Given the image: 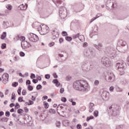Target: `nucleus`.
I'll use <instances>...</instances> for the list:
<instances>
[{"label": "nucleus", "mask_w": 129, "mask_h": 129, "mask_svg": "<svg viewBox=\"0 0 129 129\" xmlns=\"http://www.w3.org/2000/svg\"><path fill=\"white\" fill-rule=\"evenodd\" d=\"M46 99H48V96H44L42 97V100H46Z\"/></svg>", "instance_id": "45"}, {"label": "nucleus", "mask_w": 129, "mask_h": 129, "mask_svg": "<svg viewBox=\"0 0 129 129\" xmlns=\"http://www.w3.org/2000/svg\"><path fill=\"white\" fill-rule=\"evenodd\" d=\"M65 39L67 41H68L69 42H71V41H72V37H71L67 36L66 37Z\"/></svg>", "instance_id": "19"}, {"label": "nucleus", "mask_w": 129, "mask_h": 129, "mask_svg": "<svg viewBox=\"0 0 129 129\" xmlns=\"http://www.w3.org/2000/svg\"><path fill=\"white\" fill-rule=\"evenodd\" d=\"M12 85L13 87H17V86H18V85H19V83H18V82H14V83H12Z\"/></svg>", "instance_id": "27"}, {"label": "nucleus", "mask_w": 129, "mask_h": 129, "mask_svg": "<svg viewBox=\"0 0 129 129\" xmlns=\"http://www.w3.org/2000/svg\"><path fill=\"white\" fill-rule=\"evenodd\" d=\"M28 90L29 91H32V90H33L34 89V88L33 87V86H31V85H29L27 87Z\"/></svg>", "instance_id": "24"}, {"label": "nucleus", "mask_w": 129, "mask_h": 129, "mask_svg": "<svg viewBox=\"0 0 129 129\" xmlns=\"http://www.w3.org/2000/svg\"><path fill=\"white\" fill-rule=\"evenodd\" d=\"M19 56H16L14 57V60L15 61H18L19 60Z\"/></svg>", "instance_id": "47"}, {"label": "nucleus", "mask_w": 129, "mask_h": 129, "mask_svg": "<svg viewBox=\"0 0 129 129\" xmlns=\"http://www.w3.org/2000/svg\"><path fill=\"white\" fill-rule=\"evenodd\" d=\"M49 32H50V28L46 25V24H41L40 30L41 35H46Z\"/></svg>", "instance_id": "2"}, {"label": "nucleus", "mask_w": 129, "mask_h": 129, "mask_svg": "<svg viewBox=\"0 0 129 129\" xmlns=\"http://www.w3.org/2000/svg\"><path fill=\"white\" fill-rule=\"evenodd\" d=\"M3 80V83L4 84H7L9 81V74L5 73L3 75L2 77Z\"/></svg>", "instance_id": "4"}, {"label": "nucleus", "mask_w": 129, "mask_h": 129, "mask_svg": "<svg viewBox=\"0 0 129 129\" xmlns=\"http://www.w3.org/2000/svg\"><path fill=\"white\" fill-rule=\"evenodd\" d=\"M52 82L55 84L56 86H57V87H59V86H60V83L59 82H58L57 80H53Z\"/></svg>", "instance_id": "12"}, {"label": "nucleus", "mask_w": 129, "mask_h": 129, "mask_svg": "<svg viewBox=\"0 0 129 129\" xmlns=\"http://www.w3.org/2000/svg\"><path fill=\"white\" fill-rule=\"evenodd\" d=\"M61 101H62V102H66V101H67V99L65 97H62L61 98Z\"/></svg>", "instance_id": "39"}, {"label": "nucleus", "mask_w": 129, "mask_h": 129, "mask_svg": "<svg viewBox=\"0 0 129 129\" xmlns=\"http://www.w3.org/2000/svg\"><path fill=\"white\" fill-rule=\"evenodd\" d=\"M26 85H28V84H29V85H30V84H31V81L30 80H27L26 81Z\"/></svg>", "instance_id": "49"}, {"label": "nucleus", "mask_w": 129, "mask_h": 129, "mask_svg": "<svg viewBox=\"0 0 129 129\" xmlns=\"http://www.w3.org/2000/svg\"><path fill=\"white\" fill-rule=\"evenodd\" d=\"M95 85H98L99 84V82L98 80H96L94 82Z\"/></svg>", "instance_id": "48"}, {"label": "nucleus", "mask_w": 129, "mask_h": 129, "mask_svg": "<svg viewBox=\"0 0 129 129\" xmlns=\"http://www.w3.org/2000/svg\"><path fill=\"white\" fill-rule=\"evenodd\" d=\"M25 104H26V105H32L33 104H34V101H31V100H29V102H25Z\"/></svg>", "instance_id": "14"}, {"label": "nucleus", "mask_w": 129, "mask_h": 129, "mask_svg": "<svg viewBox=\"0 0 129 129\" xmlns=\"http://www.w3.org/2000/svg\"><path fill=\"white\" fill-rule=\"evenodd\" d=\"M36 77L38 80H39V81L42 80V78L40 76H37Z\"/></svg>", "instance_id": "51"}, {"label": "nucleus", "mask_w": 129, "mask_h": 129, "mask_svg": "<svg viewBox=\"0 0 129 129\" xmlns=\"http://www.w3.org/2000/svg\"><path fill=\"white\" fill-rule=\"evenodd\" d=\"M53 76L54 78H57V77H58V76H57V74H53Z\"/></svg>", "instance_id": "63"}, {"label": "nucleus", "mask_w": 129, "mask_h": 129, "mask_svg": "<svg viewBox=\"0 0 129 129\" xmlns=\"http://www.w3.org/2000/svg\"><path fill=\"white\" fill-rule=\"evenodd\" d=\"M60 124H61V123H60V122H57L56 123V125L57 127H60Z\"/></svg>", "instance_id": "43"}, {"label": "nucleus", "mask_w": 129, "mask_h": 129, "mask_svg": "<svg viewBox=\"0 0 129 129\" xmlns=\"http://www.w3.org/2000/svg\"><path fill=\"white\" fill-rule=\"evenodd\" d=\"M0 121H8L9 120V118H7V117H4L1 119H0Z\"/></svg>", "instance_id": "17"}, {"label": "nucleus", "mask_w": 129, "mask_h": 129, "mask_svg": "<svg viewBox=\"0 0 129 129\" xmlns=\"http://www.w3.org/2000/svg\"><path fill=\"white\" fill-rule=\"evenodd\" d=\"M6 8L8 10H9V11H11L12 10V9H13V7L12 6V5H8L6 6Z\"/></svg>", "instance_id": "23"}, {"label": "nucleus", "mask_w": 129, "mask_h": 129, "mask_svg": "<svg viewBox=\"0 0 129 129\" xmlns=\"http://www.w3.org/2000/svg\"><path fill=\"white\" fill-rule=\"evenodd\" d=\"M1 48L2 49H6L7 48V44L6 43H3Z\"/></svg>", "instance_id": "30"}, {"label": "nucleus", "mask_w": 129, "mask_h": 129, "mask_svg": "<svg viewBox=\"0 0 129 129\" xmlns=\"http://www.w3.org/2000/svg\"><path fill=\"white\" fill-rule=\"evenodd\" d=\"M118 70L119 71V75H124V73H125V68L124 69H120Z\"/></svg>", "instance_id": "10"}, {"label": "nucleus", "mask_w": 129, "mask_h": 129, "mask_svg": "<svg viewBox=\"0 0 129 129\" xmlns=\"http://www.w3.org/2000/svg\"><path fill=\"white\" fill-rule=\"evenodd\" d=\"M32 82L34 84L38 83V80L33 79Z\"/></svg>", "instance_id": "46"}, {"label": "nucleus", "mask_w": 129, "mask_h": 129, "mask_svg": "<svg viewBox=\"0 0 129 129\" xmlns=\"http://www.w3.org/2000/svg\"><path fill=\"white\" fill-rule=\"evenodd\" d=\"M6 37H7V32H4L1 35V39L5 40Z\"/></svg>", "instance_id": "15"}, {"label": "nucleus", "mask_w": 129, "mask_h": 129, "mask_svg": "<svg viewBox=\"0 0 129 129\" xmlns=\"http://www.w3.org/2000/svg\"><path fill=\"white\" fill-rule=\"evenodd\" d=\"M30 78L31 79H33V78H36V76H35V74H31V76H30Z\"/></svg>", "instance_id": "37"}, {"label": "nucleus", "mask_w": 129, "mask_h": 129, "mask_svg": "<svg viewBox=\"0 0 129 129\" xmlns=\"http://www.w3.org/2000/svg\"><path fill=\"white\" fill-rule=\"evenodd\" d=\"M49 112H50V113H56V111H55L54 109H50L49 110Z\"/></svg>", "instance_id": "25"}, {"label": "nucleus", "mask_w": 129, "mask_h": 129, "mask_svg": "<svg viewBox=\"0 0 129 129\" xmlns=\"http://www.w3.org/2000/svg\"><path fill=\"white\" fill-rule=\"evenodd\" d=\"M22 93V95H26L27 94V91L26 90H23Z\"/></svg>", "instance_id": "36"}, {"label": "nucleus", "mask_w": 129, "mask_h": 129, "mask_svg": "<svg viewBox=\"0 0 129 129\" xmlns=\"http://www.w3.org/2000/svg\"><path fill=\"white\" fill-rule=\"evenodd\" d=\"M16 108H20V105L19 103H16V106H15Z\"/></svg>", "instance_id": "54"}, {"label": "nucleus", "mask_w": 129, "mask_h": 129, "mask_svg": "<svg viewBox=\"0 0 129 129\" xmlns=\"http://www.w3.org/2000/svg\"><path fill=\"white\" fill-rule=\"evenodd\" d=\"M5 71V69L0 68V73H3Z\"/></svg>", "instance_id": "58"}, {"label": "nucleus", "mask_w": 129, "mask_h": 129, "mask_svg": "<svg viewBox=\"0 0 129 129\" xmlns=\"http://www.w3.org/2000/svg\"><path fill=\"white\" fill-rule=\"evenodd\" d=\"M24 110L26 112H29V109L27 107L24 108Z\"/></svg>", "instance_id": "52"}, {"label": "nucleus", "mask_w": 129, "mask_h": 129, "mask_svg": "<svg viewBox=\"0 0 129 129\" xmlns=\"http://www.w3.org/2000/svg\"><path fill=\"white\" fill-rule=\"evenodd\" d=\"M18 113H23L24 112V110L22 109H19L17 110Z\"/></svg>", "instance_id": "33"}, {"label": "nucleus", "mask_w": 129, "mask_h": 129, "mask_svg": "<svg viewBox=\"0 0 129 129\" xmlns=\"http://www.w3.org/2000/svg\"><path fill=\"white\" fill-rule=\"evenodd\" d=\"M42 88V86L41 85H38L36 87V89L39 90V89H41Z\"/></svg>", "instance_id": "38"}, {"label": "nucleus", "mask_w": 129, "mask_h": 129, "mask_svg": "<svg viewBox=\"0 0 129 129\" xmlns=\"http://www.w3.org/2000/svg\"><path fill=\"white\" fill-rule=\"evenodd\" d=\"M11 99H12V100H16V94H15V93H12Z\"/></svg>", "instance_id": "18"}, {"label": "nucleus", "mask_w": 129, "mask_h": 129, "mask_svg": "<svg viewBox=\"0 0 129 129\" xmlns=\"http://www.w3.org/2000/svg\"><path fill=\"white\" fill-rule=\"evenodd\" d=\"M63 92H64V88H61L60 90V93H63Z\"/></svg>", "instance_id": "59"}, {"label": "nucleus", "mask_w": 129, "mask_h": 129, "mask_svg": "<svg viewBox=\"0 0 129 129\" xmlns=\"http://www.w3.org/2000/svg\"><path fill=\"white\" fill-rule=\"evenodd\" d=\"M114 90V87L113 86H111L109 88V90L110 91H111V92H112V91H113V90Z\"/></svg>", "instance_id": "40"}, {"label": "nucleus", "mask_w": 129, "mask_h": 129, "mask_svg": "<svg viewBox=\"0 0 129 129\" xmlns=\"http://www.w3.org/2000/svg\"><path fill=\"white\" fill-rule=\"evenodd\" d=\"M61 35L63 36V37H67V36H68V33H67V32L66 31H62Z\"/></svg>", "instance_id": "20"}, {"label": "nucleus", "mask_w": 129, "mask_h": 129, "mask_svg": "<svg viewBox=\"0 0 129 129\" xmlns=\"http://www.w3.org/2000/svg\"><path fill=\"white\" fill-rule=\"evenodd\" d=\"M88 44L87 43V42H84L83 44V47H87Z\"/></svg>", "instance_id": "56"}, {"label": "nucleus", "mask_w": 129, "mask_h": 129, "mask_svg": "<svg viewBox=\"0 0 129 129\" xmlns=\"http://www.w3.org/2000/svg\"><path fill=\"white\" fill-rule=\"evenodd\" d=\"M0 96L3 98L4 97V93H3V92H0Z\"/></svg>", "instance_id": "62"}, {"label": "nucleus", "mask_w": 129, "mask_h": 129, "mask_svg": "<svg viewBox=\"0 0 129 129\" xmlns=\"http://www.w3.org/2000/svg\"><path fill=\"white\" fill-rule=\"evenodd\" d=\"M54 45H55V42L52 41L50 43H49L48 44V46L49 47H53V46H54Z\"/></svg>", "instance_id": "29"}, {"label": "nucleus", "mask_w": 129, "mask_h": 129, "mask_svg": "<svg viewBox=\"0 0 129 129\" xmlns=\"http://www.w3.org/2000/svg\"><path fill=\"white\" fill-rule=\"evenodd\" d=\"M51 34L52 35V38L54 40L57 38V35H58V32L56 30H52Z\"/></svg>", "instance_id": "9"}, {"label": "nucleus", "mask_w": 129, "mask_h": 129, "mask_svg": "<svg viewBox=\"0 0 129 129\" xmlns=\"http://www.w3.org/2000/svg\"><path fill=\"white\" fill-rule=\"evenodd\" d=\"M97 18H98V17H94L93 19H91L90 23H92V22H93V21H95V20H96V19H97Z\"/></svg>", "instance_id": "55"}, {"label": "nucleus", "mask_w": 129, "mask_h": 129, "mask_svg": "<svg viewBox=\"0 0 129 129\" xmlns=\"http://www.w3.org/2000/svg\"><path fill=\"white\" fill-rule=\"evenodd\" d=\"M5 94L7 95V94H9V90L7 89L6 90Z\"/></svg>", "instance_id": "64"}, {"label": "nucleus", "mask_w": 129, "mask_h": 129, "mask_svg": "<svg viewBox=\"0 0 129 129\" xmlns=\"http://www.w3.org/2000/svg\"><path fill=\"white\" fill-rule=\"evenodd\" d=\"M18 101L19 102H25V101L24 100L23 97H20L18 98Z\"/></svg>", "instance_id": "22"}, {"label": "nucleus", "mask_w": 129, "mask_h": 129, "mask_svg": "<svg viewBox=\"0 0 129 129\" xmlns=\"http://www.w3.org/2000/svg\"><path fill=\"white\" fill-rule=\"evenodd\" d=\"M93 118H94V117H93V116L87 117L86 118V121H89L90 119H93Z\"/></svg>", "instance_id": "21"}, {"label": "nucleus", "mask_w": 129, "mask_h": 129, "mask_svg": "<svg viewBox=\"0 0 129 129\" xmlns=\"http://www.w3.org/2000/svg\"><path fill=\"white\" fill-rule=\"evenodd\" d=\"M88 86V83L87 82L84 80L77 81L74 83V88L76 90H79L80 91H83L85 90Z\"/></svg>", "instance_id": "1"}, {"label": "nucleus", "mask_w": 129, "mask_h": 129, "mask_svg": "<svg viewBox=\"0 0 129 129\" xmlns=\"http://www.w3.org/2000/svg\"><path fill=\"white\" fill-rule=\"evenodd\" d=\"M89 112H92L93 111V108L90 107V109L89 110Z\"/></svg>", "instance_id": "60"}, {"label": "nucleus", "mask_w": 129, "mask_h": 129, "mask_svg": "<svg viewBox=\"0 0 129 129\" xmlns=\"http://www.w3.org/2000/svg\"><path fill=\"white\" fill-rule=\"evenodd\" d=\"M19 8H20L21 10H22V11L27 10V8H28V5L27 4H25V5H21L19 6Z\"/></svg>", "instance_id": "11"}, {"label": "nucleus", "mask_w": 129, "mask_h": 129, "mask_svg": "<svg viewBox=\"0 0 129 129\" xmlns=\"http://www.w3.org/2000/svg\"><path fill=\"white\" fill-rule=\"evenodd\" d=\"M44 103V108H45V109H47V108H49V104L47 102H43Z\"/></svg>", "instance_id": "16"}, {"label": "nucleus", "mask_w": 129, "mask_h": 129, "mask_svg": "<svg viewBox=\"0 0 129 129\" xmlns=\"http://www.w3.org/2000/svg\"><path fill=\"white\" fill-rule=\"evenodd\" d=\"M18 82L19 83H23V79H20Z\"/></svg>", "instance_id": "61"}, {"label": "nucleus", "mask_w": 129, "mask_h": 129, "mask_svg": "<svg viewBox=\"0 0 129 129\" xmlns=\"http://www.w3.org/2000/svg\"><path fill=\"white\" fill-rule=\"evenodd\" d=\"M45 78H46V79H50V75H46Z\"/></svg>", "instance_id": "44"}, {"label": "nucleus", "mask_w": 129, "mask_h": 129, "mask_svg": "<svg viewBox=\"0 0 129 129\" xmlns=\"http://www.w3.org/2000/svg\"><path fill=\"white\" fill-rule=\"evenodd\" d=\"M63 11V9H60L59 10V17L61 19H64L66 18V11Z\"/></svg>", "instance_id": "5"}, {"label": "nucleus", "mask_w": 129, "mask_h": 129, "mask_svg": "<svg viewBox=\"0 0 129 129\" xmlns=\"http://www.w3.org/2000/svg\"><path fill=\"white\" fill-rule=\"evenodd\" d=\"M36 96L32 95L31 98V100H32L33 101H35V100H36Z\"/></svg>", "instance_id": "35"}, {"label": "nucleus", "mask_w": 129, "mask_h": 129, "mask_svg": "<svg viewBox=\"0 0 129 129\" xmlns=\"http://www.w3.org/2000/svg\"><path fill=\"white\" fill-rule=\"evenodd\" d=\"M19 55L21 57H25V54L23 51H20L19 53Z\"/></svg>", "instance_id": "31"}, {"label": "nucleus", "mask_w": 129, "mask_h": 129, "mask_svg": "<svg viewBox=\"0 0 129 129\" xmlns=\"http://www.w3.org/2000/svg\"><path fill=\"white\" fill-rule=\"evenodd\" d=\"M21 91H22V88L19 87L18 91H17V92H18V94H19V95H21Z\"/></svg>", "instance_id": "32"}, {"label": "nucleus", "mask_w": 129, "mask_h": 129, "mask_svg": "<svg viewBox=\"0 0 129 129\" xmlns=\"http://www.w3.org/2000/svg\"><path fill=\"white\" fill-rule=\"evenodd\" d=\"M4 114H5V113L3 111H1L0 112V116H3V115H4Z\"/></svg>", "instance_id": "57"}, {"label": "nucleus", "mask_w": 129, "mask_h": 129, "mask_svg": "<svg viewBox=\"0 0 129 129\" xmlns=\"http://www.w3.org/2000/svg\"><path fill=\"white\" fill-rule=\"evenodd\" d=\"M79 36H80V35L79 34V33H78L77 34L73 35V39H76L77 38H79Z\"/></svg>", "instance_id": "26"}, {"label": "nucleus", "mask_w": 129, "mask_h": 129, "mask_svg": "<svg viewBox=\"0 0 129 129\" xmlns=\"http://www.w3.org/2000/svg\"><path fill=\"white\" fill-rule=\"evenodd\" d=\"M41 26H42V24H41V23L39 22H35L33 24V27L36 29H40V28H41Z\"/></svg>", "instance_id": "8"}, {"label": "nucleus", "mask_w": 129, "mask_h": 129, "mask_svg": "<svg viewBox=\"0 0 129 129\" xmlns=\"http://www.w3.org/2000/svg\"><path fill=\"white\" fill-rule=\"evenodd\" d=\"M77 129H82V126H81V124H78L77 125Z\"/></svg>", "instance_id": "41"}, {"label": "nucleus", "mask_w": 129, "mask_h": 129, "mask_svg": "<svg viewBox=\"0 0 129 129\" xmlns=\"http://www.w3.org/2000/svg\"><path fill=\"white\" fill-rule=\"evenodd\" d=\"M11 115V113H10V111H6L5 113V115L6 116H7L9 117L10 115Z\"/></svg>", "instance_id": "34"}, {"label": "nucleus", "mask_w": 129, "mask_h": 129, "mask_svg": "<svg viewBox=\"0 0 129 129\" xmlns=\"http://www.w3.org/2000/svg\"><path fill=\"white\" fill-rule=\"evenodd\" d=\"M94 116H95L96 117H97V116H98V111L95 110V111L94 112Z\"/></svg>", "instance_id": "28"}, {"label": "nucleus", "mask_w": 129, "mask_h": 129, "mask_svg": "<svg viewBox=\"0 0 129 129\" xmlns=\"http://www.w3.org/2000/svg\"><path fill=\"white\" fill-rule=\"evenodd\" d=\"M94 106V104L93 103H90L89 107L93 108Z\"/></svg>", "instance_id": "53"}, {"label": "nucleus", "mask_w": 129, "mask_h": 129, "mask_svg": "<svg viewBox=\"0 0 129 129\" xmlns=\"http://www.w3.org/2000/svg\"><path fill=\"white\" fill-rule=\"evenodd\" d=\"M64 41V39H63V38H61L59 39V42L60 43V44H61V43H63V41Z\"/></svg>", "instance_id": "50"}, {"label": "nucleus", "mask_w": 129, "mask_h": 129, "mask_svg": "<svg viewBox=\"0 0 129 129\" xmlns=\"http://www.w3.org/2000/svg\"><path fill=\"white\" fill-rule=\"evenodd\" d=\"M26 40V38L24 36H21L20 37V41H25Z\"/></svg>", "instance_id": "42"}, {"label": "nucleus", "mask_w": 129, "mask_h": 129, "mask_svg": "<svg viewBox=\"0 0 129 129\" xmlns=\"http://www.w3.org/2000/svg\"><path fill=\"white\" fill-rule=\"evenodd\" d=\"M124 63L121 62H118L116 64V67H117L118 70V69H123L125 68V67L124 66Z\"/></svg>", "instance_id": "7"}, {"label": "nucleus", "mask_w": 129, "mask_h": 129, "mask_svg": "<svg viewBox=\"0 0 129 129\" xmlns=\"http://www.w3.org/2000/svg\"><path fill=\"white\" fill-rule=\"evenodd\" d=\"M21 45L23 49H27V48H29V47L31 46V44H30V43L27 41L22 42Z\"/></svg>", "instance_id": "6"}, {"label": "nucleus", "mask_w": 129, "mask_h": 129, "mask_svg": "<svg viewBox=\"0 0 129 129\" xmlns=\"http://www.w3.org/2000/svg\"><path fill=\"white\" fill-rule=\"evenodd\" d=\"M103 64L106 67H108L110 66V64H111V62H110V61L107 60L106 61H105V63L103 62Z\"/></svg>", "instance_id": "13"}, {"label": "nucleus", "mask_w": 129, "mask_h": 129, "mask_svg": "<svg viewBox=\"0 0 129 129\" xmlns=\"http://www.w3.org/2000/svg\"><path fill=\"white\" fill-rule=\"evenodd\" d=\"M28 36L29 40L31 42H37V41H39V37L34 33H30Z\"/></svg>", "instance_id": "3"}]
</instances>
